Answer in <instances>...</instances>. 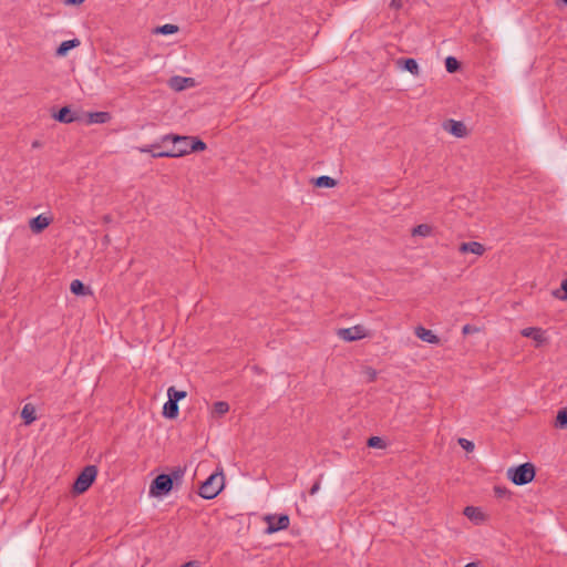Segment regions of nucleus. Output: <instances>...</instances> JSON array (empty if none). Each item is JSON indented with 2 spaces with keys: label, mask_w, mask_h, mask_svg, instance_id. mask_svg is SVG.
<instances>
[{
  "label": "nucleus",
  "mask_w": 567,
  "mask_h": 567,
  "mask_svg": "<svg viewBox=\"0 0 567 567\" xmlns=\"http://www.w3.org/2000/svg\"><path fill=\"white\" fill-rule=\"evenodd\" d=\"M415 334L417 336V338H420L422 341H425V327L423 326H417L415 328Z\"/></svg>",
  "instance_id": "35"
},
{
  "label": "nucleus",
  "mask_w": 567,
  "mask_h": 567,
  "mask_svg": "<svg viewBox=\"0 0 567 567\" xmlns=\"http://www.w3.org/2000/svg\"><path fill=\"white\" fill-rule=\"evenodd\" d=\"M321 477L322 475H320V477L313 483V485L311 486L310 491H309V494L310 495H315L319 489H320V485H321Z\"/></svg>",
  "instance_id": "34"
},
{
  "label": "nucleus",
  "mask_w": 567,
  "mask_h": 567,
  "mask_svg": "<svg viewBox=\"0 0 567 567\" xmlns=\"http://www.w3.org/2000/svg\"><path fill=\"white\" fill-rule=\"evenodd\" d=\"M460 446L466 452L471 453L474 451V443L467 439L461 437L458 439Z\"/></svg>",
  "instance_id": "30"
},
{
  "label": "nucleus",
  "mask_w": 567,
  "mask_h": 567,
  "mask_svg": "<svg viewBox=\"0 0 567 567\" xmlns=\"http://www.w3.org/2000/svg\"><path fill=\"white\" fill-rule=\"evenodd\" d=\"M229 411V404L225 401H217L213 404L212 413L215 416H223Z\"/></svg>",
  "instance_id": "23"
},
{
  "label": "nucleus",
  "mask_w": 567,
  "mask_h": 567,
  "mask_svg": "<svg viewBox=\"0 0 567 567\" xmlns=\"http://www.w3.org/2000/svg\"><path fill=\"white\" fill-rule=\"evenodd\" d=\"M471 330H472V327H471V326H468V324H466V326H464V327H463V333H465V334H466V333H470V332H471Z\"/></svg>",
  "instance_id": "41"
},
{
  "label": "nucleus",
  "mask_w": 567,
  "mask_h": 567,
  "mask_svg": "<svg viewBox=\"0 0 567 567\" xmlns=\"http://www.w3.org/2000/svg\"><path fill=\"white\" fill-rule=\"evenodd\" d=\"M402 6H403L402 0H392L390 3V7L394 8V9H400V8H402Z\"/></svg>",
  "instance_id": "37"
},
{
  "label": "nucleus",
  "mask_w": 567,
  "mask_h": 567,
  "mask_svg": "<svg viewBox=\"0 0 567 567\" xmlns=\"http://www.w3.org/2000/svg\"><path fill=\"white\" fill-rule=\"evenodd\" d=\"M206 143L195 136H189L188 150L192 152H202L206 150Z\"/></svg>",
  "instance_id": "22"
},
{
  "label": "nucleus",
  "mask_w": 567,
  "mask_h": 567,
  "mask_svg": "<svg viewBox=\"0 0 567 567\" xmlns=\"http://www.w3.org/2000/svg\"><path fill=\"white\" fill-rule=\"evenodd\" d=\"M555 425L560 429H563L567 425V409L566 408L558 411Z\"/></svg>",
  "instance_id": "28"
},
{
  "label": "nucleus",
  "mask_w": 567,
  "mask_h": 567,
  "mask_svg": "<svg viewBox=\"0 0 567 567\" xmlns=\"http://www.w3.org/2000/svg\"><path fill=\"white\" fill-rule=\"evenodd\" d=\"M172 488V477L167 474H159L152 481L150 486V494L152 496L159 497L167 495Z\"/></svg>",
  "instance_id": "5"
},
{
  "label": "nucleus",
  "mask_w": 567,
  "mask_h": 567,
  "mask_svg": "<svg viewBox=\"0 0 567 567\" xmlns=\"http://www.w3.org/2000/svg\"><path fill=\"white\" fill-rule=\"evenodd\" d=\"M80 45L79 39H72L68 41H63L56 49L55 54L58 56H64L70 50Z\"/></svg>",
  "instance_id": "17"
},
{
  "label": "nucleus",
  "mask_w": 567,
  "mask_h": 567,
  "mask_svg": "<svg viewBox=\"0 0 567 567\" xmlns=\"http://www.w3.org/2000/svg\"><path fill=\"white\" fill-rule=\"evenodd\" d=\"M51 223H52L51 217H48L44 215H39V216L30 219L29 227L34 234H40L47 227H49Z\"/></svg>",
  "instance_id": "9"
},
{
  "label": "nucleus",
  "mask_w": 567,
  "mask_h": 567,
  "mask_svg": "<svg viewBox=\"0 0 567 567\" xmlns=\"http://www.w3.org/2000/svg\"><path fill=\"white\" fill-rule=\"evenodd\" d=\"M176 32H178V27L176 24H171V23L157 27L155 29V33L165 34V35L174 34Z\"/></svg>",
  "instance_id": "25"
},
{
  "label": "nucleus",
  "mask_w": 567,
  "mask_h": 567,
  "mask_svg": "<svg viewBox=\"0 0 567 567\" xmlns=\"http://www.w3.org/2000/svg\"><path fill=\"white\" fill-rule=\"evenodd\" d=\"M522 336L525 338H530L536 342V347L542 346L546 342L545 332L540 328H525L520 331Z\"/></svg>",
  "instance_id": "10"
},
{
  "label": "nucleus",
  "mask_w": 567,
  "mask_h": 567,
  "mask_svg": "<svg viewBox=\"0 0 567 567\" xmlns=\"http://www.w3.org/2000/svg\"><path fill=\"white\" fill-rule=\"evenodd\" d=\"M313 184L317 187H327L331 188L337 185V181L330 176H319L313 179Z\"/></svg>",
  "instance_id": "21"
},
{
  "label": "nucleus",
  "mask_w": 567,
  "mask_h": 567,
  "mask_svg": "<svg viewBox=\"0 0 567 567\" xmlns=\"http://www.w3.org/2000/svg\"><path fill=\"white\" fill-rule=\"evenodd\" d=\"M53 118L60 123L70 124L78 120L69 106L61 107L53 114Z\"/></svg>",
  "instance_id": "12"
},
{
  "label": "nucleus",
  "mask_w": 567,
  "mask_h": 567,
  "mask_svg": "<svg viewBox=\"0 0 567 567\" xmlns=\"http://www.w3.org/2000/svg\"><path fill=\"white\" fill-rule=\"evenodd\" d=\"M460 251L463 254L471 252V254L481 256L485 251V248L482 244H480L477 241H468V243L461 244Z\"/></svg>",
  "instance_id": "13"
},
{
  "label": "nucleus",
  "mask_w": 567,
  "mask_h": 567,
  "mask_svg": "<svg viewBox=\"0 0 567 567\" xmlns=\"http://www.w3.org/2000/svg\"><path fill=\"white\" fill-rule=\"evenodd\" d=\"M40 146H41V143H40L39 141H34V142L32 143V147H33V148H37V147H40Z\"/></svg>",
  "instance_id": "42"
},
{
  "label": "nucleus",
  "mask_w": 567,
  "mask_h": 567,
  "mask_svg": "<svg viewBox=\"0 0 567 567\" xmlns=\"http://www.w3.org/2000/svg\"><path fill=\"white\" fill-rule=\"evenodd\" d=\"M445 68L447 72L453 73L458 70L460 63L455 58L447 56L445 60Z\"/></svg>",
  "instance_id": "29"
},
{
  "label": "nucleus",
  "mask_w": 567,
  "mask_h": 567,
  "mask_svg": "<svg viewBox=\"0 0 567 567\" xmlns=\"http://www.w3.org/2000/svg\"><path fill=\"white\" fill-rule=\"evenodd\" d=\"M464 567H477L476 563H468Z\"/></svg>",
  "instance_id": "43"
},
{
  "label": "nucleus",
  "mask_w": 567,
  "mask_h": 567,
  "mask_svg": "<svg viewBox=\"0 0 567 567\" xmlns=\"http://www.w3.org/2000/svg\"><path fill=\"white\" fill-rule=\"evenodd\" d=\"M367 445L372 449H385L386 443L383 439L379 436H371L367 441Z\"/></svg>",
  "instance_id": "27"
},
{
  "label": "nucleus",
  "mask_w": 567,
  "mask_h": 567,
  "mask_svg": "<svg viewBox=\"0 0 567 567\" xmlns=\"http://www.w3.org/2000/svg\"><path fill=\"white\" fill-rule=\"evenodd\" d=\"M439 338L431 331L427 330V343H437Z\"/></svg>",
  "instance_id": "36"
},
{
  "label": "nucleus",
  "mask_w": 567,
  "mask_h": 567,
  "mask_svg": "<svg viewBox=\"0 0 567 567\" xmlns=\"http://www.w3.org/2000/svg\"><path fill=\"white\" fill-rule=\"evenodd\" d=\"M96 476L97 467L95 465H86L73 483V493L78 495L85 493L94 483Z\"/></svg>",
  "instance_id": "4"
},
{
  "label": "nucleus",
  "mask_w": 567,
  "mask_h": 567,
  "mask_svg": "<svg viewBox=\"0 0 567 567\" xmlns=\"http://www.w3.org/2000/svg\"><path fill=\"white\" fill-rule=\"evenodd\" d=\"M193 83L192 78L174 76L171 79V86L176 91H182Z\"/></svg>",
  "instance_id": "18"
},
{
  "label": "nucleus",
  "mask_w": 567,
  "mask_h": 567,
  "mask_svg": "<svg viewBox=\"0 0 567 567\" xmlns=\"http://www.w3.org/2000/svg\"><path fill=\"white\" fill-rule=\"evenodd\" d=\"M507 476L515 485H525L534 480L535 467L532 463H524L508 468Z\"/></svg>",
  "instance_id": "3"
},
{
  "label": "nucleus",
  "mask_w": 567,
  "mask_h": 567,
  "mask_svg": "<svg viewBox=\"0 0 567 567\" xmlns=\"http://www.w3.org/2000/svg\"><path fill=\"white\" fill-rule=\"evenodd\" d=\"M398 64L403 70L409 71L412 74H417V72H419V64L414 59H411V58L400 59V60H398Z\"/></svg>",
  "instance_id": "19"
},
{
  "label": "nucleus",
  "mask_w": 567,
  "mask_h": 567,
  "mask_svg": "<svg viewBox=\"0 0 567 567\" xmlns=\"http://www.w3.org/2000/svg\"><path fill=\"white\" fill-rule=\"evenodd\" d=\"M463 514L474 524L480 525L485 522L486 516L480 507L466 506Z\"/></svg>",
  "instance_id": "11"
},
{
  "label": "nucleus",
  "mask_w": 567,
  "mask_h": 567,
  "mask_svg": "<svg viewBox=\"0 0 567 567\" xmlns=\"http://www.w3.org/2000/svg\"><path fill=\"white\" fill-rule=\"evenodd\" d=\"M111 118H112V116L109 112H103V111L91 112L87 115V123L89 124H93V123L104 124V123L110 122Z\"/></svg>",
  "instance_id": "14"
},
{
  "label": "nucleus",
  "mask_w": 567,
  "mask_h": 567,
  "mask_svg": "<svg viewBox=\"0 0 567 567\" xmlns=\"http://www.w3.org/2000/svg\"><path fill=\"white\" fill-rule=\"evenodd\" d=\"M364 373L368 377L369 382H373L377 379V371L373 368L367 367Z\"/></svg>",
  "instance_id": "32"
},
{
  "label": "nucleus",
  "mask_w": 567,
  "mask_h": 567,
  "mask_svg": "<svg viewBox=\"0 0 567 567\" xmlns=\"http://www.w3.org/2000/svg\"><path fill=\"white\" fill-rule=\"evenodd\" d=\"M412 235L425 236V224L417 225L415 228H413Z\"/></svg>",
  "instance_id": "33"
},
{
  "label": "nucleus",
  "mask_w": 567,
  "mask_h": 567,
  "mask_svg": "<svg viewBox=\"0 0 567 567\" xmlns=\"http://www.w3.org/2000/svg\"><path fill=\"white\" fill-rule=\"evenodd\" d=\"M445 131L454 135L455 137H465L467 135V128L463 122L449 120L443 124Z\"/></svg>",
  "instance_id": "8"
},
{
  "label": "nucleus",
  "mask_w": 567,
  "mask_h": 567,
  "mask_svg": "<svg viewBox=\"0 0 567 567\" xmlns=\"http://www.w3.org/2000/svg\"><path fill=\"white\" fill-rule=\"evenodd\" d=\"M157 146H158V145H157V144H155V145H151V146H146V147H141V148H140V151H141L142 153H150V152H152V148L157 147Z\"/></svg>",
  "instance_id": "39"
},
{
  "label": "nucleus",
  "mask_w": 567,
  "mask_h": 567,
  "mask_svg": "<svg viewBox=\"0 0 567 567\" xmlns=\"http://www.w3.org/2000/svg\"><path fill=\"white\" fill-rule=\"evenodd\" d=\"M225 477L223 473H214L202 483L198 494L205 499L215 498L224 488Z\"/></svg>",
  "instance_id": "2"
},
{
  "label": "nucleus",
  "mask_w": 567,
  "mask_h": 567,
  "mask_svg": "<svg viewBox=\"0 0 567 567\" xmlns=\"http://www.w3.org/2000/svg\"><path fill=\"white\" fill-rule=\"evenodd\" d=\"M21 417L23 419L25 425H30L37 420L35 408L31 403L25 404L22 408Z\"/></svg>",
  "instance_id": "16"
},
{
  "label": "nucleus",
  "mask_w": 567,
  "mask_h": 567,
  "mask_svg": "<svg viewBox=\"0 0 567 567\" xmlns=\"http://www.w3.org/2000/svg\"><path fill=\"white\" fill-rule=\"evenodd\" d=\"M185 472H186V467L176 466L167 475L172 477V484L174 485V482L182 481V478L185 475Z\"/></svg>",
  "instance_id": "26"
},
{
  "label": "nucleus",
  "mask_w": 567,
  "mask_h": 567,
  "mask_svg": "<svg viewBox=\"0 0 567 567\" xmlns=\"http://www.w3.org/2000/svg\"><path fill=\"white\" fill-rule=\"evenodd\" d=\"M337 336L344 341H357L367 337L364 327L357 324L350 328H341L337 331Z\"/></svg>",
  "instance_id": "6"
},
{
  "label": "nucleus",
  "mask_w": 567,
  "mask_h": 567,
  "mask_svg": "<svg viewBox=\"0 0 567 567\" xmlns=\"http://www.w3.org/2000/svg\"><path fill=\"white\" fill-rule=\"evenodd\" d=\"M167 396H168V399L178 403V401H181L187 396V392L177 390V389H175V386H169L167 390Z\"/></svg>",
  "instance_id": "24"
},
{
  "label": "nucleus",
  "mask_w": 567,
  "mask_h": 567,
  "mask_svg": "<svg viewBox=\"0 0 567 567\" xmlns=\"http://www.w3.org/2000/svg\"><path fill=\"white\" fill-rule=\"evenodd\" d=\"M171 142L172 148L168 151H162L159 154H153L154 158L157 157H181L189 154L188 143L189 136H182L177 134H167L162 137V143Z\"/></svg>",
  "instance_id": "1"
},
{
  "label": "nucleus",
  "mask_w": 567,
  "mask_h": 567,
  "mask_svg": "<svg viewBox=\"0 0 567 567\" xmlns=\"http://www.w3.org/2000/svg\"><path fill=\"white\" fill-rule=\"evenodd\" d=\"M85 0H64V3L68 6H76L83 3Z\"/></svg>",
  "instance_id": "38"
},
{
  "label": "nucleus",
  "mask_w": 567,
  "mask_h": 567,
  "mask_svg": "<svg viewBox=\"0 0 567 567\" xmlns=\"http://www.w3.org/2000/svg\"><path fill=\"white\" fill-rule=\"evenodd\" d=\"M268 526L266 528V534H274L276 532L287 529L290 524L289 516L286 514L276 516H267Z\"/></svg>",
  "instance_id": "7"
},
{
  "label": "nucleus",
  "mask_w": 567,
  "mask_h": 567,
  "mask_svg": "<svg viewBox=\"0 0 567 567\" xmlns=\"http://www.w3.org/2000/svg\"><path fill=\"white\" fill-rule=\"evenodd\" d=\"M163 415L166 419L174 420L178 416V404L177 402L168 399V401L163 406Z\"/></svg>",
  "instance_id": "15"
},
{
  "label": "nucleus",
  "mask_w": 567,
  "mask_h": 567,
  "mask_svg": "<svg viewBox=\"0 0 567 567\" xmlns=\"http://www.w3.org/2000/svg\"><path fill=\"white\" fill-rule=\"evenodd\" d=\"M181 567H198L196 561H187L183 564Z\"/></svg>",
  "instance_id": "40"
},
{
  "label": "nucleus",
  "mask_w": 567,
  "mask_h": 567,
  "mask_svg": "<svg viewBox=\"0 0 567 567\" xmlns=\"http://www.w3.org/2000/svg\"><path fill=\"white\" fill-rule=\"evenodd\" d=\"M70 290L73 295L75 296H84L86 295L89 291V288L85 287V285L79 280V279H74L71 285H70Z\"/></svg>",
  "instance_id": "20"
},
{
  "label": "nucleus",
  "mask_w": 567,
  "mask_h": 567,
  "mask_svg": "<svg viewBox=\"0 0 567 567\" xmlns=\"http://www.w3.org/2000/svg\"><path fill=\"white\" fill-rule=\"evenodd\" d=\"M563 295H559L558 291L554 292V296L560 300H567V279L561 282Z\"/></svg>",
  "instance_id": "31"
},
{
  "label": "nucleus",
  "mask_w": 567,
  "mask_h": 567,
  "mask_svg": "<svg viewBox=\"0 0 567 567\" xmlns=\"http://www.w3.org/2000/svg\"><path fill=\"white\" fill-rule=\"evenodd\" d=\"M565 4H567V0H561Z\"/></svg>",
  "instance_id": "44"
}]
</instances>
